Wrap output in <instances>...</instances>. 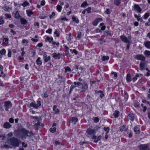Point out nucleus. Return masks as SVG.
Returning a JSON list of instances; mask_svg holds the SVG:
<instances>
[{
    "label": "nucleus",
    "mask_w": 150,
    "mask_h": 150,
    "mask_svg": "<svg viewBox=\"0 0 150 150\" xmlns=\"http://www.w3.org/2000/svg\"><path fill=\"white\" fill-rule=\"evenodd\" d=\"M140 68L141 69V70L144 69V63L142 62H141L140 64Z\"/></svg>",
    "instance_id": "nucleus-35"
},
{
    "label": "nucleus",
    "mask_w": 150,
    "mask_h": 150,
    "mask_svg": "<svg viewBox=\"0 0 150 150\" xmlns=\"http://www.w3.org/2000/svg\"><path fill=\"white\" fill-rule=\"evenodd\" d=\"M76 84L77 85V86H80L81 85H82V84L80 82H76Z\"/></svg>",
    "instance_id": "nucleus-64"
},
{
    "label": "nucleus",
    "mask_w": 150,
    "mask_h": 150,
    "mask_svg": "<svg viewBox=\"0 0 150 150\" xmlns=\"http://www.w3.org/2000/svg\"><path fill=\"white\" fill-rule=\"evenodd\" d=\"M139 130L137 126H135L134 127V132L136 133L137 134H138L139 133Z\"/></svg>",
    "instance_id": "nucleus-25"
},
{
    "label": "nucleus",
    "mask_w": 150,
    "mask_h": 150,
    "mask_svg": "<svg viewBox=\"0 0 150 150\" xmlns=\"http://www.w3.org/2000/svg\"><path fill=\"white\" fill-rule=\"evenodd\" d=\"M28 42V41L27 40L23 39L22 40V42L23 44L27 43Z\"/></svg>",
    "instance_id": "nucleus-56"
},
{
    "label": "nucleus",
    "mask_w": 150,
    "mask_h": 150,
    "mask_svg": "<svg viewBox=\"0 0 150 150\" xmlns=\"http://www.w3.org/2000/svg\"><path fill=\"white\" fill-rule=\"evenodd\" d=\"M4 105L6 107L5 110L6 111H8V109L11 108L12 104L9 101H5L4 103Z\"/></svg>",
    "instance_id": "nucleus-6"
},
{
    "label": "nucleus",
    "mask_w": 150,
    "mask_h": 150,
    "mask_svg": "<svg viewBox=\"0 0 150 150\" xmlns=\"http://www.w3.org/2000/svg\"><path fill=\"white\" fill-rule=\"evenodd\" d=\"M70 50L72 53H74L75 55H77L78 54V52L75 49H74L73 50L70 49Z\"/></svg>",
    "instance_id": "nucleus-33"
},
{
    "label": "nucleus",
    "mask_w": 150,
    "mask_h": 150,
    "mask_svg": "<svg viewBox=\"0 0 150 150\" xmlns=\"http://www.w3.org/2000/svg\"><path fill=\"white\" fill-rule=\"evenodd\" d=\"M102 21L103 19L101 18H97L93 21V24L94 26H96L97 25L98 23Z\"/></svg>",
    "instance_id": "nucleus-9"
},
{
    "label": "nucleus",
    "mask_w": 150,
    "mask_h": 150,
    "mask_svg": "<svg viewBox=\"0 0 150 150\" xmlns=\"http://www.w3.org/2000/svg\"><path fill=\"white\" fill-rule=\"evenodd\" d=\"M134 9L138 13H140L142 11V9L137 4H135L134 5Z\"/></svg>",
    "instance_id": "nucleus-11"
},
{
    "label": "nucleus",
    "mask_w": 150,
    "mask_h": 150,
    "mask_svg": "<svg viewBox=\"0 0 150 150\" xmlns=\"http://www.w3.org/2000/svg\"><path fill=\"white\" fill-rule=\"evenodd\" d=\"M78 121V119L76 117H73L71 118V119L70 121V122L74 125L76 124V122H77Z\"/></svg>",
    "instance_id": "nucleus-14"
},
{
    "label": "nucleus",
    "mask_w": 150,
    "mask_h": 150,
    "mask_svg": "<svg viewBox=\"0 0 150 150\" xmlns=\"http://www.w3.org/2000/svg\"><path fill=\"white\" fill-rule=\"evenodd\" d=\"M144 45L147 48L150 49V41H146L144 43Z\"/></svg>",
    "instance_id": "nucleus-16"
},
{
    "label": "nucleus",
    "mask_w": 150,
    "mask_h": 150,
    "mask_svg": "<svg viewBox=\"0 0 150 150\" xmlns=\"http://www.w3.org/2000/svg\"><path fill=\"white\" fill-rule=\"evenodd\" d=\"M150 13H146L144 15V18L145 19H146L149 16Z\"/></svg>",
    "instance_id": "nucleus-38"
},
{
    "label": "nucleus",
    "mask_w": 150,
    "mask_h": 150,
    "mask_svg": "<svg viewBox=\"0 0 150 150\" xmlns=\"http://www.w3.org/2000/svg\"><path fill=\"white\" fill-rule=\"evenodd\" d=\"M134 58L142 61H144L145 60V57L142 54H137L135 56Z\"/></svg>",
    "instance_id": "nucleus-8"
},
{
    "label": "nucleus",
    "mask_w": 150,
    "mask_h": 150,
    "mask_svg": "<svg viewBox=\"0 0 150 150\" xmlns=\"http://www.w3.org/2000/svg\"><path fill=\"white\" fill-rule=\"evenodd\" d=\"M13 136V134L12 132H11L9 133H8L7 135V136L8 137H11Z\"/></svg>",
    "instance_id": "nucleus-48"
},
{
    "label": "nucleus",
    "mask_w": 150,
    "mask_h": 150,
    "mask_svg": "<svg viewBox=\"0 0 150 150\" xmlns=\"http://www.w3.org/2000/svg\"><path fill=\"white\" fill-rule=\"evenodd\" d=\"M9 122L11 123H13L14 122V120L12 118H10L9 120Z\"/></svg>",
    "instance_id": "nucleus-54"
},
{
    "label": "nucleus",
    "mask_w": 150,
    "mask_h": 150,
    "mask_svg": "<svg viewBox=\"0 0 150 150\" xmlns=\"http://www.w3.org/2000/svg\"><path fill=\"white\" fill-rule=\"evenodd\" d=\"M61 20L62 21H68V19L65 17L62 18H61Z\"/></svg>",
    "instance_id": "nucleus-63"
},
{
    "label": "nucleus",
    "mask_w": 150,
    "mask_h": 150,
    "mask_svg": "<svg viewBox=\"0 0 150 150\" xmlns=\"http://www.w3.org/2000/svg\"><path fill=\"white\" fill-rule=\"evenodd\" d=\"M37 103H31L30 104V105L29 106V107L30 108L33 107L35 108H38L39 107L41 106V103L40 101H37Z\"/></svg>",
    "instance_id": "nucleus-4"
},
{
    "label": "nucleus",
    "mask_w": 150,
    "mask_h": 150,
    "mask_svg": "<svg viewBox=\"0 0 150 150\" xmlns=\"http://www.w3.org/2000/svg\"><path fill=\"white\" fill-rule=\"evenodd\" d=\"M26 12L27 13L28 16H30L31 15L33 14V12L31 11L27 10Z\"/></svg>",
    "instance_id": "nucleus-32"
},
{
    "label": "nucleus",
    "mask_w": 150,
    "mask_h": 150,
    "mask_svg": "<svg viewBox=\"0 0 150 150\" xmlns=\"http://www.w3.org/2000/svg\"><path fill=\"white\" fill-rule=\"evenodd\" d=\"M91 8L90 7H88L86 9V11H87L88 13H91Z\"/></svg>",
    "instance_id": "nucleus-57"
},
{
    "label": "nucleus",
    "mask_w": 150,
    "mask_h": 150,
    "mask_svg": "<svg viewBox=\"0 0 150 150\" xmlns=\"http://www.w3.org/2000/svg\"><path fill=\"white\" fill-rule=\"evenodd\" d=\"M65 71L67 72L68 71H70L71 70V69L68 67H64Z\"/></svg>",
    "instance_id": "nucleus-36"
},
{
    "label": "nucleus",
    "mask_w": 150,
    "mask_h": 150,
    "mask_svg": "<svg viewBox=\"0 0 150 150\" xmlns=\"http://www.w3.org/2000/svg\"><path fill=\"white\" fill-rule=\"evenodd\" d=\"M5 50L4 49H3L1 50L0 51V53L1 55H4L6 53Z\"/></svg>",
    "instance_id": "nucleus-39"
},
{
    "label": "nucleus",
    "mask_w": 150,
    "mask_h": 150,
    "mask_svg": "<svg viewBox=\"0 0 150 150\" xmlns=\"http://www.w3.org/2000/svg\"><path fill=\"white\" fill-rule=\"evenodd\" d=\"M62 6L60 5H58L57 6V10L59 12H60L62 10Z\"/></svg>",
    "instance_id": "nucleus-40"
},
{
    "label": "nucleus",
    "mask_w": 150,
    "mask_h": 150,
    "mask_svg": "<svg viewBox=\"0 0 150 150\" xmlns=\"http://www.w3.org/2000/svg\"><path fill=\"white\" fill-rule=\"evenodd\" d=\"M12 127L11 124L8 122H5L3 125V127L5 129H9Z\"/></svg>",
    "instance_id": "nucleus-10"
},
{
    "label": "nucleus",
    "mask_w": 150,
    "mask_h": 150,
    "mask_svg": "<svg viewBox=\"0 0 150 150\" xmlns=\"http://www.w3.org/2000/svg\"><path fill=\"white\" fill-rule=\"evenodd\" d=\"M45 1L44 0H42L41 1L40 4L41 5L44 6L45 5Z\"/></svg>",
    "instance_id": "nucleus-59"
},
{
    "label": "nucleus",
    "mask_w": 150,
    "mask_h": 150,
    "mask_svg": "<svg viewBox=\"0 0 150 150\" xmlns=\"http://www.w3.org/2000/svg\"><path fill=\"white\" fill-rule=\"evenodd\" d=\"M21 142L15 137H13L9 139L7 138L6 143L9 145L5 144L4 145V147L6 148H11V146L12 145L15 147L18 146Z\"/></svg>",
    "instance_id": "nucleus-2"
},
{
    "label": "nucleus",
    "mask_w": 150,
    "mask_h": 150,
    "mask_svg": "<svg viewBox=\"0 0 150 150\" xmlns=\"http://www.w3.org/2000/svg\"><path fill=\"white\" fill-rule=\"evenodd\" d=\"M88 88V87L87 83H86L84 82V83H83L82 85V91L83 92L85 91Z\"/></svg>",
    "instance_id": "nucleus-12"
},
{
    "label": "nucleus",
    "mask_w": 150,
    "mask_h": 150,
    "mask_svg": "<svg viewBox=\"0 0 150 150\" xmlns=\"http://www.w3.org/2000/svg\"><path fill=\"white\" fill-rule=\"evenodd\" d=\"M86 132L88 134L87 136L88 137H92L93 139H96L97 137L94 135L96 133V132L94 130L90 128H88L86 130Z\"/></svg>",
    "instance_id": "nucleus-3"
},
{
    "label": "nucleus",
    "mask_w": 150,
    "mask_h": 150,
    "mask_svg": "<svg viewBox=\"0 0 150 150\" xmlns=\"http://www.w3.org/2000/svg\"><path fill=\"white\" fill-rule=\"evenodd\" d=\"M52 30L51 29H49L46 31V32L49 34H51L52 33Z\"/></svg>",
    "instance_id": "nucleus-58"
},
{
    "label": "nucleus",
    "mask_w": 150,
    "mask_h": 150,
    "mask_svg": "<svg viewBox=\"0 0 150 150\" xmlns=\"http://www.w3.org/2000/svg\"><path fill=\"white\" fill-rule=\"evenodd\" d=\"M52 57L56 59H59L60 58L61 55L59 53L57 54L54 53L52 54Z\"/></svg>",
    "instance_id": "nucleus-13"
},
{
    "label": "nucleus",
    "mask_w": 150,
    "mask_h": 150,
    "mask_svg": "<svg viewBox=\"0 0 150 150\" xmlns=\"http://www.w3.org/2000/svg\"><path fill=\"white\" fill-rule=\"evenodd\" d=\"M147 146L146 144L141 145L139 146V148L140 150H145Z\"/></svg>",
    "instance_id": "nucleus-20"
},
{
    "label": "nucleus",
    "mask_w": 150,
    "mask_h": 150,
    "mask_svg": "<svg viewBox=\"0 0 150 150\" xmlns=\"http://www.w3.org/2000/svg\"><path fill=\"white\" fill-rule=\"evenodd\" d=\"M50 56H48L47 58H45V62H47L48 61L50 60Z\"/></svg>",
    "instance_id": "nucleus-51"
},
{
    "label": "nucleus",
    "mask_w": 150,
    "mask_h": 150,
    "mask_svg": "<svg viewBox=\"0 0 150 150\" xmlns=\"http://www.w3.org/2000/svg\"><path fill=\"white\" fill-rule=\"evenodd\" d=\"M77 87H78V86H77V85L76 84V82H74L73 84L71 85V86L70 87V90L69 92V93H70L71 92L72 90L73 89H74V88Z\"/></svg>",
    "instance_id": "nucleus-15"
},
{
    "label": "nucleus",
    "mask_w": 150,
    "mask_h": 150,
    "mask_svg": "<svg viewBox=\"0 0 150 150\" xmlns=\"http://www.w3.org/2000/svg\"><path fill=\"white\" fill-rule=\"evenodd\" d=\"M88 5V4L86 1H84L81 5V7H84L87 6Z\"/></svg>",
    "instance_id": "nucleus-26"
},
{
    "label": "nucleus",
    "mask_w": 150,
    "mask_h": 150,
    "mask_svg": "<svg viewBox=\"0 0 150 150\" xmlns=\"http://www.w3.org/2000/svg\"><path fill=\"white\" fill-rule=\"evenodd\" d=\"M9 8V7L7 6H5L4 7V10L5 11H7L8 10Z\"/></svg>",
    "instance_id": "nucleus-62"
},
{
    "label": "nucleus",
    "mask_w": 150,
    "mask_h": 150,
    "mask_svg": "<svg viewBox=\"0 0 150 150\" xmlns=\"http://www.w3.org/2000/svg\"><path fill=\"white\" fill-rule=\"evenodd\" d=\"M101 136H99L98 137L97 140H96V139H95V140H94V142L95 143H97L98 141L100 140V139L101 138Z\"/></svg>",
    "instance_id": "nucleus-46"
},
{
    "label": "nucleus",
    "mask_w": 150,
    "mask_h": 150,
    "mask_svg": "<svg viewBox=\"0 0 150 150\" xmlns=\"http://www.w3.org/2000/svg\"><path fill=\"white\" fill-rule=\"evenodd\" d=\"M11 50L10 49L8 50V57H11Z\"/></svg>",
    "instance_id": "nucleus-49"
},
{
    "label": "nucleus",
    "mask_w": 150,
    "mask_h": 150,
    "mask_svg": "<svg viewBox=\"0 0 150 150\" xmlns=\"http://www.w3.org/2000/svg\"><path fill=\"white\" fill-rule=\"evenodd\" d=\"M54 34H55L56 35V37H59V33L58 32L57 30H55V31L54 32Z\"/></svg>",
    "instance_id": "nucleus-52"
},
{
    "label": "nucleus",
    "mask_w": 150,
    "mask_h": 150,
    "mask_svg": "<svg viewBox=\"0 0 150 150\" xmlns=\"http://www.w3.org/2000/svg\"><path fill=\"white\" fill-rule=\"evenodd\" d=\"M15 17L16 18H19L20 17V16L18 12L17 11L15 14Z\"/></svg>",
    "instance_id": "nucleus-31"
},
{
    "label": "nucleus",
    "mask_w": 150,
    "mask_h": 150,
    "mask_svg": "<svg viewBox=\"0 0 150 150\" xmlns=\"http://www.w3.org/2000/svg\"><path fill=\"white\" fill-rule=\"evenodd\" d=\"M29 4L28 2L25 1L23 4H22V5L23 6L25 7L29 5Z\"/></svg>",
    "instance_id": "nucleus-41"
},
{
    "label": "nucleus",
    "mask_w": 150,
    "mask_h": 150,
    "mask_svg": "<svg viewBox=\"0 0 150 150\" xmlns=\"http://www.w3.org/2000/svg\"><path fill=\"white\" fill-rule=\"evenodd\" d=\"M109 59V57L108 56H103L102 58V60L103 61H105V60H108Z\"/></svg>",
    "instance_id": "nucleus-30"
},
{
    "label": "nucleus",
    "mask_w": 150,
    "mask_h": 150,
    "mask_svg": "<svg viewBox=\"0 0 150 150\" xmlns=\"http://www.w3.org/2000/svg\"><path fill=\"white\" fill-rule=\"evenodd\" d=\"M55 13L53 12L52 13V15L50 16V18H53V16H55Z\"/></svg>",
    "instance_id": "nucleus-61"
},
{
    "label": "nucleus",
    "mask_w": 150,
    "mask_h": 150,
    "mask_svg": "<svg viewBox=\"0 0 150 150\" xmlns=\"http://www.w3.org/2000/svg\"><path fill=\"white\" fill-rule=\"evenodd\" d=\"M72 19L74 22H75L76 23L79 22V20L78 19H77L76 17L74 16L72 17Z\"/></svg>",
    "instance_id": "nucleus-34"
},
{
    "label": "nucleus",
    "mask_w": 150,
    "mask_h": 150,
    "mask_svg": "<svg viewBox=\"0 0 150 150\" xmlns=\"http://www.w3.org/2000/svg\"><path fill=\"white\" fill-rule=\"evenodd\" d=\"M56 130V128L55 127L51 128L50 129V132L54 133Z\"/></svg>",
    "instance_id": "nucleus-42"
},
{
    "label": "nucleus",
    "mask_w": 150,
    "mask_h": 150,
    "mask_svg": "<svg viewBox=\"0 0 150 150\" xmlns=\"http://www.w3.org/2000/svg\"><path fill=\"white\" fill-rule=\"evenodd\" d=\"M105 13L107 14H109L110 13V9L109 8H107L105 10Z\"/></svg>",
    "instance_id": "nucleus-50"
},
{
    "label": "nucleus",
    "mask_w": 150,
    "mask_h": 150,
    "mask_svg": "<svg viewBox=\"0 0 150 150\" xmlns=\"http://www.w3.org/2000/svg\"><path fill=\"white\" fill-rule=\"evenodd\" d=\"M45 40L46 41H48L50 42H51L53 41V39L52 37L50 38L49 37L47 36Z\"/></svg>",
    "instance_id": "nucleus-23"
},
{
    "label": "nucleus",
    "mask_w": 150,
    "mask_h": 150,
    "mask_svg": "<svg viewBox=\"0 0 150 150\" xmlns=\"http://www.w3.org/2000/svg\"><path fill=\"white\" fill-rule=\"evenodd\" d=\"M78 35L77 36V38H80L81 35V32H78L77 33Z\"/></svg>",
    "instance_id": "nucleus-53"
},
{
    "label": "nucleus",
    "mask_w": 150,
    "mask_h": 150,
    "mask_svg": "<svg viewBox=\"0 0 150 150\" xmlns=\"http://www.w3.org/2000/svg\"><path fill=\"white\" fill-rule=\"evenodd\" d=\"M120 38L121 40L125 43H129V39H130V37H128L127 38L124 35H122L120 36Z\"/></svg>",
    "instance_id": "nucleus-5"
},
{
    "label": "nucleus",
    "mask_w": 150,
    "mask_h": 150,
    "mask_svg": "<svg viewBox=\"0 0 150 150\" xmlns=\"http://www.w3.org/2000/svg\"><path fill=\"white\" fill-rule=\"evenodd\" d=\"M21 24H25L27 22L26 20L23 18H21Z\"/></svg>",
    "instance_id": "nucleus-29"
},
{
    "label": "nucleus",
    "mask_w": 150,
    "mask_h": 150,
    "mask_svg": "<svg viewBox=\"0 0 150 150\" xmlns=\"http://www.w3.org/2000/svg\"><path fill=\"white\" fill-rule=\"evenodd\" d=\"M127 130V128L124 126H122L120 129V131L121 132H122L123 131H126Z\"/></svg>",
    "instance_id": "nucleus-28"
},
{
    "label": "nucleus",
    "mask_w": 150,
    "mask_h": 150,
    "mask_svg": "<svg viewBox=\"0 0 150 150\" xmlns=\"http://www.w3.org/2000/svg\"><path fill=\"white\" fill-rule=\"evenodd\" d=\"M112 74H113L115 78H117V74L115 72H112Z\"/></svg>",
    "instance_id": "nucleus-55"
},
{
    "label": "nucleus",
    "mask_w": 150,
    "mask_h": 150,
    "mask_svg": "<svg viewBox=\"0 0 150 150\" xmlns=\"http://www.w3.org/2000/svg\"><path fill=\"white\" fill-rule=\"evenodd\" d=\"M121 3L120 0H114V4L117 6H118Z\"/></svg>",
    "instance_id": "nucleus-24"
},
{
    "label": "nucleus",
    "mask_w": 150,
    "mask_h": 150,
    "mask_svg": "<svg viewBox=\"0 0 150 150\" xmlns=\"http://www.w3.org/2000/svg\"><path fill=\"white\" fill-rule=\"evenodd\" d=\"M93 120H94V122L96 123L98 122L99 120V118L98 117L93 118Z\"/></svg>",
    "instance_id": "nucleus-47"
},
{
    "label": "nucleus",
    "mask_w": 150,
    "mask_h": 150,
    "mask_svg": "<svg viewBox=\"0 0 150 150\" xmlns=\"http://www.w3.org/2000/svg\"><path fill=\"white\" fill-rule=\"evenodd\" d=\"M104 129L105 131L106 132V134H107L109 132V131L110 130V129L108 127L106 128L104 127Z\"/></svg>",
    "instance_id": "nucleus-44"
},
{
    "label": "nucleus",
    "mask_w": 150,
    "mask_h": 150,
    "mask_svg": "<svg viewBox=\"0 0 150 150\" xmlns=\"http://www.w3.org/2000/svg\"><path fill=\"white\" fill-rule=\"evenodd\" d=\"M8 38H4L3 40V42L4 44H7L8 43Z\"/></svg>",
    "instance_id": "nucleus-45"
},
{
    "label": "nucleus",
    "mask_w": 150,
    "mask_h": 150,
    "mask_svg": "<svg viewBox=\"0 0 150 150\" xmlns=\"http://www.w3.org/2000/svg\"><path fill=\"white\" fill-rule=\"evenodd\" d=\"M144 54L146 57H148L150 56V51L148 50H146L144 52Z\"/></svg>",
    "instance_id": "nucleus-21"
},
{
    "label": "nucleus",
    "mask_w": 150,
    "mask_h": 150,
    "mask_svg": "<svg viewBox=\"0 0 150 150\" xmlns=\"http://www.w3.org/2000/svg\"><path fill=\"white\" fill-rule=\"evenodd\" d=\"M5 16L8 18H11V16L10 14H5Z\"/></svg>",
    "instance_id": "nucleus-60"
},
{
    "label": "nucleus",
    "mask_w": 150,
    "mask_h": 150,
    "mask_svg": "<svg viewBox=\"0 0 150 150\" xmlns=\"http://www.w3.org/2000/svg\"><path fill=\"white\" fill-rule=\"evenodd\" d=\"M113 114L115 117H117L119 115V112L117 110H115Z\"/></svg>",
    "instance_id": "nucleus-27"
},
{
    "label": "nucleus",
    "mask_w": 150,
    "mask_h": 150,
    "mask_svg": "<svg viewBox=\"0 0 150 150\" xmlns=\"http://www.w3.org/2000/svg\"><path fill=\"white\" fill-rule=\"evenodd\" d=\"M14 132L16 137H20L22 139L27 137H31L33 135L32 132L23 128L15 130Z\"/></svg>",
    "instance_id": "nucleus-1"
},
{
    "label": "nucleus",
    "mask_w": 150,
    "mask_h": 150,
    "mask_svg": "<svg viewBox=\"0 0 150 150\" xmlns=\"http://www.w3.org/2000/svg\"><path fill=\"white\" fill-rule=\"evenodd\" d=\"M131 76L130 74H128L127 75L126 79L127 81L130 82L131 81Z\"/></svg>",
    "instance_id": "nucleus-19"
},
{
    "label": "nucleus",
    "mask_w": 150,
    "mask_h": 150,
    "mask_svg": "<svg viewBox=\"0 0 150 150\" xmlns=\"http://www.w3.org/2000/svg\"><path fill=\"white\" fill-rule=\"evenodd\" d=\"M111 35V33L110 31H106L104 33V35L105 36H108Z\"/></svg>",
    "instance_id": "nucleus-22"
},
{
    "label": "nucleus",
    "mask_w": 150,
    "mask_h": 150,
    "mask_svg": "<svg viewBox=\"0 0 150 150\" xmlns=\"http://www.w3.org/2000/svg\"><path fill=\"white\" fill-rule=\"evenodd\" d=\"M31 118L35 119L36 120L35 122H37V123H35V125H34V128L36 129H38V127L40 125V122L38 121V117L32 116Z\"/></svg>",
    "instance_id": "nucleus-7"
},
{
    "label": "nucleus",
    "mask_w": 150,
    "mask_h": 150,
    "mask_svg": "<svg viewBox=\"0 0 150 150\" xmlns=\"http://www.w3.org/2000/svg\"><path fill=\"white\" fill-rule=\"evenodd\" d=\"M4 23V21L3 17L0 16V25H2Z\"/></svg>",
    "instance_id": "nucleus-43"
},
{
    "label": "nucleus",
    "mask_w": 150,
    "mask_h": 150,
    "mask_svg": "<svg viewBox=\"0 0 150 150\" xmlns=\"http://www.w3.org/2000/svg\"><path fill=\"white\" fill-rule=\"evenodd\" d=\"M128 115L131 118V120L133 121L134 120V119L133 118L134 115L133 113L130 112L128 114Z\"/></svg>",
    "instance_id": "nucleus-37"
},
{
    "label": "nucleus",
    "mask_w": 150,
    "mask_h": 150,
    "mask_svg": "<svg viewBox=\"0 0 150 150\" xmlns=\"http://www.w3.org/2000/svg\"><path fill=\"white\" fill-rule=\"evenodd\" d=\"M53 110L54 111L56 114L59 113V110L57 108V106L56 105H54L53 108Z\"/></svg>",
    "instance_id": "nucleus-17"
},
{
    "label": "nucleus",
    "mask_w": 150,
    "mask_h": 150,
    "mask_svg": "<svg viewBox=\"0 0 150 150\" xmlns=\"http://www.w3.org/2000/svg\"><path fill=\"white\" fill-rule=\"evenodd\" d=\"M36 62L37 65L40 66L42 64V61L40 57H38L36 61Z\"/></svg>",
    "instance_id": "nucleus-18"
}]
</instances>
